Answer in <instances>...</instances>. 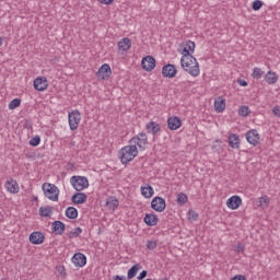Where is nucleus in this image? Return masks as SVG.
Here are the masks:
<instances>
[{"label": "nucleus", "mask_w": 280, "mask_h": 280, "mask_svg": "<svg viewBox=\"0 0 280 280\" xmlns=\"http://www.w3.org/2000/svg\"><path fill=\"white\" fill-rule=\"evenodd\" d=\"M180 66L186 73H189L192 78H198L200 75V65L198 63V59L194 56L182 57Z\"/></svg>", "instance_id": "1"}, {"label": "nucleus", "mask_w": 280, "mask_h": 280, "mask_svg": "<svg viewBox=\"0 0 280 280\" xmlns=\"http://www.w3.org/2000/svg\"><path fill=\"white\" fill-rule=\"evenodd\" d=\"M119 155L120 163H122V165H128L130 161H135V159L139 156V149L132 144H129L120 149Z\"/></svg>", "instance_id": "2"}, {"label": "nucleus", "mask_w": 280, "mask_h": 280, "mask_svg": "<svg viewBox=\"0 0 280 280\" xmlns=\"http://www.w3.org/2000/svg\"><path fill=\"white\" fill-rule=\"evenodd\" d=\"M42 190L44 192L45 198L51 200V202H58L60 189H58V186H56V184L44 183L42 185Z\"/></svg>", "instance_id": "3"}, {"label": "nucleus", "mask_w": 280, "mask_h": 280, "mask_svg": "<svg viewBox=\"0 0 280 280\" xmlns=\"http://www.w3.org/2000/svg\"><path fill=\"white\" fill-rule=\"evenodd\" d=\"M129 143L138 148L140 152H143L148 148V135L145 132H139L129 140Z\"/></svg>", "instance_id": "4"}, {"label": "nucleus", "mask_w": 280, "mask_h": 280, "mask_svg": "<svg viewBox=\"0 0 280 280\" xmlns=\"http://www.w3.org/2000/svg\"><path fill=\"white\" fill-rule=\"evenodd\" d=\"M70 184L75 191H83V189H88L89 187V178L74 175L70 178Z\"/></svg>", "instance_id": "5"}, {"label": "nucleus", "mask_w": 280, "mask_h": 280, "mask_svg": "<svg viewBox=\"0 0 280 280\" xmlns=\"http://www.w3.org/2000/svg\"><path fill=\"white\" fill-rule=\"evenodd\" d=\"M80 121H82V114L80 110L74 109L68 114V124L70 130H78V126H80Z\"/></svg>", "instance_id": "6"}, {"label": "nucleus", "mask_w": 280, "mask_h": 280, "mask_svg": "<svg viewBox=\"0 0 280 280\" xmlns=\"http://www.w3.org/2000/svg\"><path fill=\"white\" fill-rule=\"evenodd\" d=\"M167 207V203H165V199L163 197H154L151 201V209L153 211H156L158 213H163Z\"/></svg>", "instance_id": "7"}, {"label": "nucleus", "mask_w": 280, "mask_h": 280, "mask_svg": "<svg viewBox=\"0 0 280 280\" xmlns=\"http://www.w3.org/2000/svg\"><path fill=\"white\" fill-rule=\"evenodd\" d=\"M194 51H196V43L192 40H186L182 44V57L194 56Z\"/></svg>", "instance_id": "8"}, {"label": "nucleus", "mask_w": 280, "mask_h": 280, "mask_svg": "<svg viewBox=\"0 0 280 280\" xmlns=\"http://www.w3.org/2000/svg\"><path fill=\"white\" fill-rule=\"evenodd\" d=\"M113 75V70L110 69V65L104 63L102 67L98 68L96 72L97 80H108Z\"/></svg>", "instance_id": "9"}, {"label": "nucleus", "mask_w": 280, "mask_h": 280, "mask_svg": "<svg viewBox=\"0 0 280 280\" xmlns=\"http://www.w3.org/2000/svg\"><path fill=\"white\" fill-rule=\"evenodd\" d=\"M33 86L35 89V91H47L48 86H49V82L47 81V78L45 77H37L34 80Z\"/></svg>", "instance_id": "10"}, {"label": "nucleus", "mask_w": 280, "mask_h": 280, "mask_svg": "<svg viewBox=\"0 0 280 280\" xmlns=\"http://www.w3.org/2000/svg\"><path fill=\"white\" fill-rule=\"evenodd\" d=\"M141 66L144 71H153L154 67H156V59L152 56H147L142 58Z\"/></svg>", "instance_id": "11"}, {"label": "nucleus", "mask_w": 280, "mask_h": 280, "mask_svg": "<svg viewBox=\"0 0 280 280\" xmlns=\"http://www.w3.org/2000/svg\"><path fill=\"white\" fill-rule=\"evenodd\" d=\"M228 209H232V211L237 210L238 207H242V197L234 195L226 200Z\"/></svg>", "instance_id": "12"}, {"label": "nucleus", "mask_w": 280, "mask_h": 280, "mask_svg": "<svg viewBox=\"0 0 280 280\" xmlns=\"http://www.w3.org/2000/svg\"><path fill=\"white\" fill-rule=\"evenodd\" d=\"M246 141L250 143V145H259V132L256 129H252L245 135Z\"/></svg>", "instance_id": "13"}, {"label": "nucleus", "mask_w": 280, "mask_h": 280, "mask_svg": "<svg viewBox=\"0 0 280 280\" xmlns=\"http://www.w3.org/2000/svg\"><path fill=\"white\" fill-rule=\"evenodd\" d=\"M71 261L77 268H84L86 266V255L77 253L72 256Z\"/></svg>", "instance_id": "14"}, {"label": "nucleus", "mask_w": 280, "mask_h": 280, "mask_svg": "<svg viewBox=\"0 0 280 280\" xmlns=\"http://www.w3.org/2000/svg\"><path fill=\"white\" fill-rule=\"evenodd\" d=\"M130 47H132V40H130L128 37H125L118 42V51L120 54H126V51L130 50Z\"/></svg>", "instance_id": "15"}, {"label": "nucleus", "mask_w": 280, "mask_h": 280, "mask_svg": "<svg viewBox=\"0 0 280 280\" xmlns=\"http://www.w3.org/2000/svg\"><path fill=\"white\" fill-rule=\"evenodd\" d=\"M177 73L176 67L172 63H168L162 68V75L164 78H175Z\"/></svg>", "instance_id": "16"}, {"label": "nucleus", "mask_w": 280, "mask_h": 280, "mask_svg": "<svg viewBox=\"0 0 280 280\" xmlns=\"http://www.w3.org/2000/svg\"><path fill=\"white\" fill-rule=\"evenodd\" d=\"M145 130L147 132H149V135H153V137H155V135H159V132H161V125L156 121H149L145 125Z\"/></svg>", "instance_id": "17"}, {"label": "nucleus", "mask_w": 280, "mask_h": 280, "mask_svg": "<svg viewBox=\"0 0 280 280\" xmlns=\"http://www.w3.org/2000/svg\"><path fill=\"white\" fill-rule=\"evenodd\" d=\"M168 130H178L183 126V121L177 116L168 117L167 119Z\"/></svg>", "instance_id": "18"}, {"label": "nucleus", "mask_w": 280, "mask_h": 280, "mask_svg": "<svg viewBox=\"0 0 280 280\" xmlns=\"http://www.w3.org/2000/svg\"><path fill=\"white\" fill-rule=\"evenodd\" d=\"M214 109L217 113H224L226 109V100L222 96H219L214 100Z\"/></svg>", "instance_id": "19"}, {"label": "nucleus", "mask_w": 280, "mask_h": 280, "mask_svg": "<svg viewBox=\"0 0 280 280\" xmlns=\"http://www.w3.org/2000/svg\"><path fill=\"white\" fill-rule=\"evenodd\" d=\"M51 229L55 235H62L67 226L62 223V221H55L51 223Z\"/></svg>", "instance_id": "20"}, {"label": "nucleus", "mask_w": 280, "mask_h": 280, "mask_svg": "<svg viewBox=\"0 0 280 280\" xmlns=\"http://www.w3.org/2000/svg\"><path fill=\"white\" fill-rule=\"evenodd\" d=\"M30 242L31 244H43L45 242V235L42 232H33L30 235Z\"/></svg>", "instance_id": "21"}, {"label": "nucleus", "mask_w": 280, "mask_h": 280, "mask_svg": "<svg viewBox=\"0 0 280 280\" xmlns=\"http://www.w3.org/2000/svg\"><path fill=\"white\" fill-rule=\"evenodd\" d=\"M7 191H9V194H19L20 188H19V183L14 179H10L5 183L4 185Z\"/></svg>", "instance_id": "22"}, {"label": "nucleus", "mask_w": 280, "mask_h": 280, "mask_svg": "<svg viewBox=\"0 0 280 280\" xmlns=\"http://www.w3.org/2000/svg\"><path fill=\"white\" fill-rule=\"evenodd\" d=\"M144 223L147 226H156L159 224V217L154 213H147L144 215Z\"/></svg>", "instance_id": "23"}, {"label": "nucleus", "mask_w": 280, "mask_h": 280, "mask_svg": "<svg viewBox=\"0 0 280 280\" xmlns=\"http://www.w3.org/2000/svg\"><path fill=\"white\" fill-rule=\"evenodd\" d=\"M229 145L233 150H240V136L237 133H231L229 136Z\"/></svg>", "instance_id": "24"}, {"label": "nucleus", "mask_w": 280, "mask_h": 280, "mask_svg": "<svg viewBox=\"0 0 280 280\" xmlns=\"http://www.w3.org/2000/svg\"><path fill=\"white\" fill-rule=\"evenodd\" d=\"M72 202L74 205H84L86 202V194L84 192H77L72 196Z\"/></svg>", "instance_id": "25"}, {"label": "nucleus", "mask_w": 280, "mask_h": 280, "mask_svg": "<svg viewBox=\"0 0 280 280\" xmlns=\"http://www.w3.org/2000/svg\"><path fill=\"white\" fill-rule=\"evenodd\" d=\"M106 207L110 210V211H115L117 209V207H119V199H117V197H109L106 200Z\"/></svg>", "instance_id": "26"}, {"label": "nucleus", "mask_w": 280, "mask_h": 280, "mask_svg": "<svg viewBox=\"0 0 280 280\" xmlns=\"http://www.w3.org/2000/svg\"><path fill=\"white\" fill-rule=\"evenodd\" d=\"M279 80V77L277 75V72L268 71L265 75V81L267 84H277Z\"/></svg>", "instance_id": "27"}, {"label": "nucleus", "mask_w": 280, "mask_h": 280, "mask_svg": "<svg viewBox=\"0 0 280 280\" xmlns=\"http://www.w3.org/2000/svg\"><path fill=\"white\" fill-rule=\"evenodd\" d=\"M39 215L42 218H51V215H54V208H51V206L40 207Z\"/></svg>", "instance_id": "28"}, {"label": "nucleus", "mask_w": 280, "mask_h": 280, "mask_svg": "<svg viewBox=\"0 0 280 280\" xmlns=\"http://www.w3.org/2000/svg\"><path fill=\"white\" fill-rule=\"evenodd\" d=\"M140 190H141V195L144 198H152L154 196V188H152V186L150 185L141 186Z\"/></svg>", "instance_id": "29"}, {"label": "nucleus", "mask_w": 280, "mask_h": 280, "mask_svg": "<svg viewBox=\"0 0 280 280\" xmlns=\"http://www.w3.org/2000/svg\"><path fill=\"white\" fill-rule=\"evenodd\" d=\"M141 270V265L136 264L133 265L127 272V279H135L137 277V273Z\"/></svg>", "instance_id": "30"}, {"label": "nucleus", "mask_w": 280, "mask_h": 280, "mask_svg": "<svg viewBox=\"0 0 280 280\" xmlns=\"http://www.w3.org/2000/svg\"><path fill=\"white\" fill-rule=\"evenodd\" d=\"M258 202L261 209H268V207L270 206V197H268L267 195L261 196L260 198H258Z\"/></svg>", "instance_id": "31"}, {"label": "nucleus", "mask_w": 280, "mask_h": 280, "mask_svg": "<svg viewBox=\"0 0 280 280\" xmlns=\"http://www.w3.org/2000/svg\"><path fill=\"white\" fill-rule=\"evenodd\" d=\"M66 215L69 218V220H75L78 218V209L74 207L67 208Z\"/></svg>", "instance_id": "32"}, {"label": "nucleus", "mask_w": 280, "mask_h": 280, "mask_svg": "<svg viewBox=\"0 0 280 280\" xmlns=\"http://www.w3.org/2000/svg\"><path fill=\"white\" fill-rule=\"evenodd\" d=\"M252 78H254V80H261V78H264V71L258 67L254 68Z\"/></svg>", "instance_id": "33"}, {"label": "nucleus", "mask_w": 280, "mask_h": 280, "mask_svg": "<svg viewBox=\"0 0 280 280\" xmlns=\"http://www.w3.org/2000/svg\"><path fill=\"white\" fill-rule=\"evenodd\" d=\"M82 235V228H75L69 232L68 237L70 240H75V237H80Z\"/></svg>", "instance_id": "34"}, {"label": "nucleus", "mask_w": 280, "mask_h": 280, "mask_svg": "<svg viewBox=\"0 0 280 280\" xmlns=\"http://www.w3.org/2000/svg\"><path fill=\"white\" fill-rule=\"evenodd\" d=\"M187 200H189V198L187 197V195L185 192H179L177 195V203L183 207V205H186Z\"/></svg>", "instance_id": "35"}, {"label": "nucleus", "mask_w": 280, "mask_h": 280, "mask_svg": "<svg viewBox=\"0 0 280 280\" xmlns=\"http://www.w3.org/2000/svg\"><path fill=\"white\" fill-rule=\"evenodd\" d=\"M238 115L240 117H248V115H250V108L246 105L240 107Z\"/></svg>", "instance_id": "36"}, {"label": "nucleus", "mask_w": 280, "mask_h": 280, "mask_svg": "<svg viewBox=\"0 0 280 280\" xmlns=\"http://www.w3.org/2000/svg\"><path fill=\"white\" fill-rule=\"evenodd\" d=\"M21 106V98H13L9 103V110H14V108H19Z\"/></svg>", "instance_id": "37"}, {"label": "nucleus", "mask_w": 280, "mask_h": 280, "mask_svg": "<svg viewBox=\"0 0 280 280\" xmlns=\"http://www.w3.org/2000/svg\"><path fill=\"white\" fill-rule=\"evenodd\" d=\"M30 145H32L33 148H36L38 145H40V136H35L30 140Z\"/></svg>", "instance_id": "38"}, {"label": "nucleus", "mask_w": 280, "mask_h": 280, "mask_svg": "<svg viewBox=\"0 0 280 280\" xmlns=\"http://www.w3.org/2000/svg\"><path fill=\"white\" fill-rule=\"evenodd\" d=\"M262 7H264V2H261V0H255L252 4L253 10L255 11L261 10Z\"/></svg>", "instance_id": "39"}, {"label": "nucleus", "mask_w": 280, "mask_h": 280, "mask_svg": "<svg viewBox=\"0 0 280 280\" xmlns=\"http://www.w3.org/2000/svg\"><path fill=\"white\" fill-rule=\"evenodd\" d=\"M188 220H191L192 222H196L198 220V214L194 210L188 211Z\"/></svg>", "instance_id": "40"}, {"label": "nucleus", "mask_w": 280, "mask_h": 280, "mask_svg": "<svg viewBox=\"0 0 280 280\" xmlns=\"http://www.w3.org/2000/svg\"><path fill=\"white\" fill-rule=\"evenodd\" d=\"M234 250H235V253H237V254L244 253V250H245L244 244L238 243V244L234 247Z\"/></svg>", "instance_id": "41"}, {"label": "nucleus", "mask_w": 280, "mask_h": 280, "mask_svg": "<svg viewBox=\"0 0 280 280\" xmlns=\"http://www.w3.org/2000/svg\"><path fill=\"white\" fill-rule=\"evenodd\" d=\"M147 248L149 250H154V248H156V241H148Z\"/></svg>", "instance_id": "42"}, {"label": "nucleus", "mask_w": 280, "mask_h": 280, "mask_svg": "<svg viewBox=\"0 0 280 280\" xmlns=\"http://www.w3.org/2000/svg\"><path fill=\"white\" fill-rule=\"evenodd\" d=\"M272 113L276 117H280V105L275 106Z\"/></svg>", "instance_id": "43"}, {"label": "nucleus", "mask_w": 280, "mask_h": 280, "mask_svg": "<svg viewBox=\"0 0 280 280\" xmlns=\"http://www.w3.org/2000/svg\"><path fill=\"white\" fill-rule=\"evenodd\" d=\"M145 277H148V271L143 270L139 276H138V280H143L145 279Z\"/></svg>", "instance_id": "44"}, {"label": "nucleus", "mask_w": 280, "mask_h": 280, "mask_svg": "<svg viewBox=\"0 0 280 280\" xmlns=\"http://www.w3.org/2000/svg\"><path fill=\"white\" fill-rule=\"evenodd\" d=\"M115 0H98V3H102L103 5H110Z\"/></svg>", "instance_id": "45"}, {"label": "nucleus", "mask_w": 280, "mask_h": 280, "mask_svg": "<svg viewBox=\"0 0 280 280\" xmlns=\"http://www.w3.org/2000/svg\"><path fill=\"white\" fill-rule=\"evenodd\" d=\"M112 280H128V278H126V276L117 275V276H114V277L112 278Z\"/></svg>", "instance_id": "46"}, {"label": "nucleus", "mask_w": 280, "mask_h": 280, "mask_svg": "<svg viewBox=\"0 0 280 280\" xmlns=\"http://www.w3.org/2000/svg\"><path fill=\"white\" fill-rule=\"evenodd\" d=\"M237 83L240 84V86H248V82H246V80L244 79H238Z\"/></svg>", "instance_id": "47"}, {"label": "nucleus", "mask_w": 280, "mask_h": 280, "mask_svg": "<svg viewBox=\"0 0 280 280\" xmlns=\"http://www.w3.org/2000/svg\"><path fill=\"white\" fill-rule=\"evenodd\" d=\"M232 280H246V276L237 275L234 278H232Z\"/></svg>", "instance_id": "48"}, {"label": "nucleus", "mask_w": 280, "mask_h": 280, "mask_svg": "<svg viewBox=\"0 0 280 280\" xmlns=\"http://www.w3.org/2000/svg\"><path fill=\"white\" fill-rule=\"evenodd\" d=\"M3 45V37H0V47Z\"/></svg>", "instance_id": "49"}, {"label": "nucleus", "mask_w": 280, "mask_h": 280, "mask_svg": "<svg viewBox=\"0 0 280 280\" xmlns=\"http://www.w3.org/2000/svg\"><path fill=\"white\" fill-rule=\"evenodd\" d=\"M160 280H170L168 278H162V279H160Z\"/></svg>", "instance_id": "50"}]
</instances>
